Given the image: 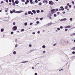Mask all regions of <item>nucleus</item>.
<instances>
[{"mask_svg": "<svg viewBox=\"0 0 75 75\" xmlns=\"http://www.w3.org/2000/svg\"><path fill=\"white\" fill-rule=\"evenodd\" d=\"M12 11L14 13H21L23 12V11H16V10L15 9H13Z\"/></svg>", "mask_w": 75, "mask_h": 75, "instance_id": "obj_1", "label": "nucleus"}, {"mask_svg": "<svg viewBox=\"0 0 75 75\" xmlns=\"http://www.w3.org/2000/svg\"><path fill=\"white\" fill-rule=\"evenodd\" d=\"M17 27L16 26H14L12 28V30H13V31H16V30H17Z\"/></svg>", "mask_w": 75, "mask_h": 75, "instance_id": "obj_2", "label": "nucleus"}, {"mask_svg": "<svg viewBox=\"0 0 75 75\" xmlns=\"http://www.w3.org/2000/svg\"><path fill=\"white\" fill-rule=\"evenodd\" d=\"M56 11V9H53L51 10V14H53L55 11Z\"/></svg>", "mask_w": 75, "mask_h": 75, "instance_id": "obj_3", "label": "nucleus"}, {"mask_svg": "<svg viewBox=\"0 0 75 75\" xmlns=\"http://www.w3.org/2000/svg\"><path fill=\"white\" fill-rule=\"evenodd\" d=\"M65 43V41L64 40H62L61 41V42H60V43H61V44H64V43Z\"/></svg>", "mask_w": 75, "mask_h": 75, "instance_id": "obj_4", "label": "nucleus"}, {"mask_svg": "<svg viewBox=\"0 0 75 75\" xmlns=\"http://www.w3.org/2000/svg\"><path fill=\"white\" fill-rule=\"evenodd\" d=\"M49 4L50 5H52L53 4V1H49Z\"/></svg>", "mask_w": 75, "mask_h": 75, "instance_id": "obj_5", "label": "nucleus"}, {"mask_svg": "<svg viewBox=\"0 0 75 75\" xmlns=\"http://www.w3.org/2000/svg\"><path fill=\"white\" fill-rule=\"evenodd\" d=\"M15 3L16 4H18L19 3V1H18V0H16Z\"/></svg>", "mask_w": 75, "mask_h": 75, "instance_id": "obj_6", "label": "nucleus"}, {"mask_svg": "<svg viewBox=\"0 0 75 75\" xmlns=\"http://www.w3.org/2000/svg\"><path fill=\"white\" fill-rule=\"evenodd\" d=\"M32 12L34 14H36V11L34 10H33L32 11Z\"/></svg>", "mask_w": 75, "mask_h": 75, "instance_id": "obj_7", "label": "nucleus"}, {"mask_svg": "<svg viewBox=\"0 0 75 75\" xmlns=\"http://www.w3.org/2000/svg\"><path fill=\"white\" fill-rule=\"evenodd\" d=\"M29 1L30 2V4H33V0H30Z\"/></svg>", "mask_w": 75, "mask_h": 75, "instance_id": "obj_8", "label": "nucleus"}, {"mask_svg": "<svg viewBox=\"0 0 75 75\" xmlns=\"http://www.w3.org/2000/svg\"><path fill=\"white\" fill-rule=\"evenodd\" d=\"M28 62V61H25L24 62H22L21 63H20V64H21V63H26V62Z\"/></svg>", "mask_w": 75, "mask_h": 75, "instance_id": "obj_9", "label": "nucleus"}, {"mask_svg": "<svg viewBox=\"0 0 75 75\" xmlns=\"http://www.w3.org/2000/svg\"><path fill=\"white\" fill-rule=\"evenodd\" d=\"M71 27V26L70 25H69V26H66L65 28H70Z\"/></svg>", "mask_w": 75, "mask_h": 75, "instance_id": "obj_10", "label": "nucleus"}, {"mask_svg": "<svg viewBox=\"0 0 75 75\" xmlns=\"http://www.w3.org/2000/svg\"><path fill=\"white\" fill-rule=\"evenodd\" d=\"M31 11H28V14H31Z\"/></svg>", "mask_w": 75, "mask_h": 75, "instance_id": "obj_11", "label": "nucleus"}, {"mask_svg": "<svg viewBox=\"0 0 75 75\" xmlns=\"http://www.w3.org/2000/svg\"><path fill=\"white\" fill-rule=\"evenodd\" d=\"M59 11H61V10H62V11H64V8H63L62 9L60 8L59 9Z\"/></svg>", "mask_w": 75, "mask_h": 75, "instance_id": "obj_12", "label": "nucleus"}, {"mask_svg": "<svg viewBox=\"0 0 75 75\" xmlns=\"http://www.w3.org/2000/svg\"><path fill=\"white\" fill-rule=\"evenodd\" d=\"M52 24V23L50 22L47 24H48V25L49 26H50V25H51Z\"/></svg>", "mask_w": 75, "mask_h": 75, "instance_id": "obj_13", "label": "nucleus"}, {"mask_svg": "<svg viewBox=\"0 0 75 75\" xmlns=\"http://www.w3.org/2000/svg\"><path fill=\"white\" fill-rule=\"evenodd\" d=\"M36 12L37 13H39L40 12V11L39 10H38L36 11Z\"/></svg>", "mask_w": 75, "mask_h": 75, "instance_id": "obj_14", "label": "nucleus"}, {"mask_svg": "<svg viewBox=\"0 0 75 75\" xmlns=\"http://www.w3.org/2000/svg\"><path fill=\"white\" fill-rule=\"evenodd\" d=\"M46 47L45 45H43L42 46V48H45Z\"/></svg>", "mask_w": 75, "mask_h": 75, "instance_id": "obj_15", "label": "nucleus"}, {"mask_svg": "<svg viewBox=\"0 0 75 75\" xmlns=\"http://www.w3.org/2000/svg\"><path fill=\"white\" fill-rule=\"evenodd\" d=\"M38 5H39V6H41V5H42V3L41 2H40L39 3V4H38Z\"/></svg>", "mask_w": 75, "mask_h": 75, "instance_id": "obj_16", "label": "nucleus"}, {"mask_svg": "<svg viewBox=\"0 0 75 75\" xmlns=\"http://www.w3.org/2000/svg\"><path fill=\"white\" fill-rule=\"evenodd\" d=\"M68 6H65L64 8L65 9H67V8H68Z\"/></svg>", "mask_w": 75, "mask_h": 75, "instance_id": "obj_17", "label": "nucleus"}, {"mask_svg": "<svg viewBox=\"0 0 75 75\" xmlns=\"http://www.w3.org/2000/svg\"><path fill=\"white\" fill-rule=\"evenodd\" d=\"M1 32H3V31H4V29L2 28L1 29Z\"/></svg>", "mask_w": 75, "mask_h": 75, "instance_id": "obj_18", "label": "nucleus"}, {"mask_svg": "<svg viewBox=\"0 0 75 75\" xmlns=\"http://www.w3.org/2000/svg\"><path fill=\"white\" fill-rule=\"evenodd\" d=\"M63 21H66V20H67V19L66 18H63Z\"/></svg>", "mask_w": 75, "mask_h": 75, "instance_id": "obj_19", "label": "nucleus"}, {"mask_svg": "<svg viewBox=\"0 0 75 75\" xmlns=\"http://www.w3.org/2000/svg\"><path fill=\"white\" fill-rule=\"evenodd\" d=\"M16 3L15 2H13V4H12V6H15Z\"/></svg>", "mask_w": 75, "mask_h": 75, "instance_id": "obj_20", "label": "nucleus"}, {"mask_svg": "<svg viewBox=\"0 0 75 75\" xmlns=\"http://www.w3.org/2000/svg\"><path fill=\"white\" fill-rule=\"evenodd\" d=\"M13 54H16V51H14L13 52Z\"/></svg>", "mask_w": 75, "mask_h": 75, "instance_id": "obj_21", "label": "nucleus"}, {"mask_svg": "<svg viewBox=\"0 0 75 75\" xmlns=\"http://www.w3.org/2000/svg\"><path fill=\"white\" fill-rule=\"evenodd\" d=\"M35 3H38V0H35Z\"/></svg>", "mask_w": 75, "mask_h": 75, "instance_id": "obj_22", "label": "nucleus"}, {"mask_svg": "<svg viewBox=\"0 0 75 75\" xmlns=\"http://www.w3.org/2000/svg\"><path fill=\"white\" fill-rule=\"evenodd\" d=\"M25 24V25H27V22H25V24Z\"/></svg>", "mask_w": 75, "mask_h": 75, "instance_id": "obj_23", "label": "nucleus"}, {"mask_svg": "<svg viewBox=\"0 0 75 75\" xmlns=\"http://www.w3.org/2000/svg\"><path fill=\"white\" fill-rule=\"evenodd\" d=\"M25 16H27V15H28V13H27L26 12L25 13Z\"/></svg>", "mask_w": 75, "mask_h": 75, "instance_id": "obj_24", "label": "nucleus"}, {"mask_svg": "<svg viewBox=\"0 0 75 75\" xmlns=\"http://www.w3.org/2000/svg\"><path fill=\"white\" fill-rule=\"evenodd\" d=\"M10 13H11V14H13V11H10Z\"/></svg>", "mask_w": 75, "mask_h": 75, "instance_id": "obj_25", "label": "nucleus"}, {"mask_svg": "<svg viewBox=\"0 0 75 75\" xmlns=\"http://www.w3.org/2000/svg\"><path fill=\"white\" fill-rule=\"evenodd\" d=\"M45 2L46 3H48V1L46 0H45Z\"/></svg>", "mask_w": 75, "mask_h": 75, "instance_id": "obj_26", "label": "nucleus"}, {"mask_svg": "<svg viewBox=\"0 0 75 75\" xmlns=\"http://www.w3.org/2000/svg\"><path fill=\"white\" fill-rule=\"evenodd\" d=\"M3 3H4V2L3 1H1V3H0V4H3Z\"/></svg>", "mask_w": 75, "mask_h": 75, "instance_id": "obj_27", "label": "nucleus"}, {"mask_svg": "<svg viewBox=\"0 0 75 75\" xmlns=\"http://www.w3.org/2000/svg\"><path fill=\"white\" fill-rule=\"evenodd\" d=\"M17 46H18V45L17 44H16L15 45V48H16V47H17Z\"/></svg>", "mask_w": 75, "mask_h": 75, "instance_id": "obj_28", "label": "nucleus"}, {"mask_svg": "<svg viewBox=\"0 0 75 75\" xmlns=\"http://www.w3.org/2000/svg\"><path fill=\"white\" fill-rule=\"evenodd\" d=\"M44 26H46V27H48V26H49V25H48V24H47V25H44Z\"/></svg>", "mask_w": 75, "mask_h": 75, "instance_id": "obj_29", "label": "nucleus"}, {"mask_svg": "<svg viewBox=\"0 0 75 75\" xmlns=\"http://www.w3.org/2000/svg\"><path fill=\"white\" fill-rule=\"evenodd\" d=\"M70 21H72V18H70Z\"/></svg>", "mask_w": 75, "mask_h": 75, "instance_id": "obj_30", "label": "nucleus"}, {"mask_svg": "<svg viewBox=\"0 0 75 75\" xmlns=\"http://www.w3.org/2000/svg\"><path fill=\"white\" fill-rule=\"evenodd\" d=\"M29 46L30 47H32V45L31 44H30L29 45Z\"/></svg>", "mask_w": 75, "mask_h": 75, "instance_id": "obj_31", "label": "nucleus"}, {"mask_svg": "<svg viewBox=\"0 0 75 75\" xmlns=\"http://www.w3.org/2000/svg\"><path fill=\"white\" fill-rule=\"evenodd\" d=\"M37 24H39L40 23V21H37L36 22Z\"/></svg>", "mask_w": 75, "mask_h": 75, "instance_id": "obj_32", "label": "nucleus"}, {"mask_svg": "<svg viewBox=\"0 0 75 75\" xmlns=\"http://www.w3.org/2000/svg\"><path fill=\"white\" fill-rule=\"evenodd\" d=\"M72 54H75V51L72 52Z\"/></svg>", "mask_w": 75, "mask_h": 75, "instance_id": "obj_33", "label": "nucleus"}, {"mask_svg": "<svg viewBox=\"0 0 75 75\" xmlns=\"http://www.w3.org/2000/svg\"><path fill=\"white\" fill-rule=\"evenodd\" d=\"M38 34H40V31H38Z\"/></svg>", "mask_w": 75, "mask_h": 75, "instance_id": "obj_34", "label": "nucleus"}, {"mask_svg": "<svg viewBox=\"0 0 75 75\" xmlns=\"http://www.w3.org/2000/svg\"><path fill=\"white\" fill-rule=\"evenodd\" d=\"M65 31H68V29L67 28L65 29Z\"/></svg>", "mask_w": 75, "mask_h": 75, "instance_id": "obj_35", "label": "nucleus"}, {"mask_svg": "<svg viewBox=\"0 0 75 75\" xmlns=\"http://www.w3.org/2000/svg\"><path fill=\"white\" fill-rule=\"evenodd\" d=\"M71 7H72V5H70L69 6V8H71Z\"/></svg>", "mask_w": 75, "mask_h": 75, "instance_id": "obj_36", "label": "nucleus"}, {"mask_svg": "<svg viewBox=\"0 0 75 75\" xmlns=\"http://www.w3.org/2000/svg\"><path fill=\"white\" fill-rule=\"evenodd\" d=\"M21 1L23 2V3L25 2V0H21Z\"/></svg>", "mask_w": 75, "mask_h": 75, "instance_id": "obj_37", "label": "nucleus"}, {"mask_svg": "<svg viewBox=\"0 0 75 75\" xmlns=\"http://www.w3.org/2000/svg\"><path fill=\"white\" fill-rule=\"evenodd\" d=\"M13 24L14 25H16V23H15V22H13Z\"/></svg>", "mask_w": 75, "mask_h": 75, "instance_id": "obj_38", "label": "nucleus"}, {"mask_svg": "<svg viewBox=\"0 0 75 75\" xmlns=\"http://www.w3.org/2000/svg\"><path fill=\"white\" fill-rule=\"evenodd\" d=\"M54 16L55 17H57V15L56 14H55L54 15Z\"/></svg>", "mask_w": 75, "mask_h": 75, "instance_id": "obj_39", "label": "nucleus"}, {"mask_svg": "<svg viewBox=\"0 0 75 75\" xmlns=\"http://www.w3.org/2000/svg\"><path fill=\"white\" fill-rule=\"evenodd\" d=\"M72 35H75V33H73L71 35V36H72Z\"/></svg>", "mask_w": 75, "mask_h": 75, "instance_id": "obj_40", "label": "nucleus"}, {"mask_svg": "<svg viewBox=\"0 0 75 75\" xmlns=\"http://www.w3.org/2000/svg\"><path fill=\"white\" fill-rule=\"evenodd\" d=\"M6 3H8V0H6Z\"/></svg>", "mask_w": 75, "mask_h": 75, "instance_id": "obj_41", "label": "nucleus"}, {"mask_svg": "<svg viewBox=\"0 0 75 75\" xmlns=\"http://www.w3.org/2000/svg\"><path fill=\"white\" fill-rule=\"evenodd\" d=\"M60 28H61V29H62V28H63V26H60Z\"/></svg>", "mask_w": 75, "mask_h": 75, "instance_id": "obj_42", "label": "nucleus"}, {"mask_svg": "<svg viewBox=\"0 0 75 75\" xmlns=\"http://www.w3.org/2000/svg\"><path fill=\"white\" fill-rule=\"evenodd\" d=\"M43 18H40V20H43Z\"/></svg>", "mask_w": 75, "mask_h": 75, "instance_id": "obj_43", "label": "nucleus"}, {"mask_svg": "<svg viewBox=\"0 0 75 75\" xmlns=\"http://www.w3.org/2000/svg\"><path fill=\"white\" fill-rule=\"evenodd\" d=\"M24 31V29H22L21 30V31Z\"/></svg>", "mask_w": 75, "mask_h": 75, "instance_id": "obj_44", "label": "nucleus"}, {"mask_svg": "<svg viewBox=\"0 0 75 75\" xmlns=\"http://www.w3.org/2000/svg\"><path fill=\"white\" fill-rule=\"evenodd\" d=\"M45 52H46L45 51H43V54H45Z\"/></svg>", "mask_w": 75, "mask_h": 75, "instance_id": "obj_45", "label": "nucleus"}, {"mask_svg": "<svg viewBox=\"0 0 75 75\" xmlns=\"http://www.w3.org/2000/svg\"><path fill=\"white\" fill-rule=\"evenodd\" d=\"M60 8L61 9H62V8H63V6H60Z\"/></svg>", "mask_w": 75, "mask_h": 75, "instance_id": "obj_46", "label": "nucleus"}, {"mask_svg": "<svg viewBox=\"0 0 75 75\" xmlns=\"http://www.w3.org/2000/svg\"><path fill=\"white\" fill-rule=\"evenodd\" d=\"M11 34H14V32H11Z\"/></svg>", "mask_w": 75, "mask_h": 75, "instance_id": "obj_47", "label": "nucleus"}, {"mask_svg": "<svg viewBox=\"0 0 75 75\" xmlns=\"http://www.w3.org/2000/svg\"><path fill=\"white\" fill-rule=\"evenodd\" d=\"M62 13L63 14H65V12L63 11L62 12Z\"/></svg>", "mask_w": 75, "mask_h": 75, "instance_id": "obj_48", "label": "nucleus"}, {"mask_svg": "<svg viewBox=\"0 0 75 75\" xmlns=\"http://www.w3.org/2000/svg\"><path fill=\"white\" fill-rule=\"evenodd\" d=\"M69 3H68L67 4V6H69Z\"/></svg>", "mask_w": 75, "mask_h": 75, "instance_id": "obj_49", "label": "nucleus"}, {"mask_svg": "<svg viewBox=\"0 0 75 75\" xmlns=\"http://www.w3.org/2000/svg\"><path fill=\"white\" fill-rule=\"evenodd\" d=\"M11 1L12 3H14V0H12Z\"/></svg>", "mask_w": 75, "mask_h": 75, "instance_id": "obj_50", "label": "nucleus"}, {"mask_svg": "<svg viewBox=\"0 0 75 75\" xmlns=\"http://www.w3.org/2000/svg\"><path fill=\"white\" fill-rule=\"evenodd\" d=\"M33 23H30V25H33Z\"/></svg>", "mask_w": 75, "mask_h": 75, "instance_id": "obj_51", "label": "nucleus"}, {"mask_svg": "<svg viewBox=\"0 0 75 75\" xmlns=\"http://www.w3.org/2000/svg\"><path fill=\"white\" fill-rule=\"evenodd\" d=\"M26 2L28 3H29V0H26Z\"/></svg>", "mask_w": 75, "mask_h": 75, "instance_id": "obj_52", "label": "nucleus"}, {"mask_svg": "<svg viewBox=\"0 0 75 75\" xmlns=\"http://www.w3.org/2000/svg\"><path fill=\"white\" fill-rule=\"evenodd\" d=\"M57 30H60V28H58Z\"/></svg>", "mask_w": 75, "mask_h": 75, "instance_id": "obj_53", "label": "nucleus"}, {"mask_svg": "<svg viewBox=\"0 0 75 75\" xmlns=\"http://www.w3.org/2000/svg\"><path fill=\"white\" fill-rule=\"evenodd\" d=\"M25 4H28V3L27 2H25Z\"/></svg>", "mask_w": 75, "mask_h": 75, "instance_id": "obj_54", "label": "nucleus"}, {"mask_svg": "<svg viewBox=\"0 0 75 75\" xmlns=\"http://www.w3.org/2000/svg\"><path fill=\"white\" fill-rule=\"evenodd\" d=\"M59 14H60V12H58L57 13V14L58 15H59Z\"/></svg>", "mask_w": 75, "mask_h": 75, "instance_id": "obj_55", "label": "nucleus"}, {"mask_svg": "<svg viewBox=\"0 0 75 75\" xmlns=\"http://www.w3.org/2000/svg\"><path fill=\"white\" fill-rule=\"evenodd\" d=\"M41 13H43V12H44V10H41Z\"/></svg>", "mask_w": 75, "mask_h": 75, "instance_id": "obj_56", "label": "nucleus"}, {"mask_svg": "<svg viewBox=\"0 0 75 75\" xmlns=\"http://www.w3.org/2000/svg\"><path fill=\"white\" fill-rule=\"evenodd\" d=\"M35 34V32H33L32 33V34L34 35V34Z\"/></svg>", "mask_w": 75, "mask_h": 75, "instance_id": "obj_57", "label": "nucleus"}, {"mask_svg": "<svg viewBox=\"0 0 75 75\" xmlns=\"http://www.w3.org/2000/svg\"><path fill=\"white\" fill-rule=\"evenodd\" d=\"M12 0H9V2H10V3L11 2Z\"/></svg>", "mask_w": 75, "mask_h": 75, "instance_id": "obj_58", "label": "nucleus"}, {"mask_svg": "<svg viewBox=\"0 0 75 75\" xmlns=\"http://www.w3.org/2000/svg\"><path fill=\"white\" fill-rule=\"evenodd\" d=\"M60 21H63V19H62L60 20Z\"/></svg>", "mask_w": 75, "mask_h": 75, "instance_id": "obj_59", "label": "nucleus"}, {"mask_svg": "<svg viewBox=\"0 0 75 75\" xmlns=\"http://www.w3.org/2000/svg\"><path fill=\"white\" fill-rule=\"evenodd\" d=\"M57 45V44H56V43L54 44L53 45V46H55V45Z\"/></svg>", "mask_w": 75, "mask_h": 75, "instance_id": "obj_60", "label": "nucleus"}, {"mask_svg": "<svg viewBox=\"0 0 75 75\" xmlns=\"http://www.w3.org/2000/svg\"><path fill=\"white\" fill-rule=\"evenodd\" d=\"M35 75H37L38 74L37 73H35Z\"/></svg>", "mask_w": 75, "mask_h": 75, "instance_id": "obj_61", "label": "nucleus"}, {"mask_svg": "<svg viewBox=\"0 0 75 75\" xmlns=\"http://www.w3.org/2000/svg\"><path fill=\"white\" fill-rule=\"evenodd\" d=\"M49 18L50 19H51V20H52V18L51 17H50Z\"/></svg>", "mask_w": 75, "mask_h": 75, "instance_id": "obj_62", "label": "nucleus"}, {"mask_svg": "<svg viewBox=\"0 0 75 75\" xmlns=\"http://www.w3.org/2000/svg\"><path fill=\"white\" fill-rule=\"evenodd\" d=\"M5 12H7V11H8V10H5Z\"/></svg>", "mask_w": 75, "mask_h": 75, "instance_id": "obj_63", "label": "nucleus"}, {"mask_svg": "<svg viewBox=\"0 0 75 75\" xmlns=\"http://www.w3.org/2000/svg\"><path fill=\"white\" fill-rule=\"evenodd\" d=\"M31 15H33V12H31Z\"/></svg>", "mask_w": 75, "mask_h": 75, "instance_id": "obj_64", "label": "nucleus"}]
</instances>
